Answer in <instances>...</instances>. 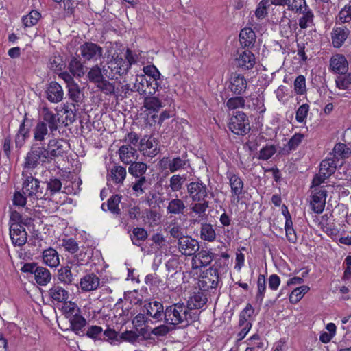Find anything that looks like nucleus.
I'll list each match as a JSON object with an SVG mask.
<instances>
[{
    "label": "nucleus",
    "instance_id": "1",
    "mask_svg": "<svg viewBox=\"0 0 351 351\" xmlns=\"http://www.w3.org/2000/svg\"><path fill=\"white\" fill-rule=\"evenodd\" d=\"M165 319L167 324L177 325L182 324L183 326L189 325L198 318V313L189 309L184 304H175L166 308Z\"/></svg>",
    "mask_w": 351,
    "mask_h": 351
},
{
    "label": "nucleus",
    "instance_id": "2",
    "mask_svg": "<svg viewBox=\"0 0 351 351\" xmlns=\"http://www.w3.org/2000/svg\"><path fill=\"white\" fill-rule=\"evenodd\" d=\"M22 192L30 201L34 202L39 199L46 198L47 193H44L40 188V182L34 178L28 171H23Z\"/></svg>",
    "mask_w": 351,
    "mask_h": 351
},
{
    "label": "nucleus",
    "instance_id": "3",
    "mask_svg": "<svg viewBox=\"0 0 351 351\" xmlns=\"http://www.w3.org/2000/svg\"><path fill=\"white\" fill-rule=\"evenodd\" d=\"M45 163H50L46 148L33 146L25 158L23 171H29Z\"/></svg>",
    "mask_w": 351,
    "mask_h": 351
},
{
    "label": "nucleus",
    "instance_id": "4",
    "mask_svg": "<svg viewBox=\"0 0 351 351\" xmlns=\"http://www.w3.org/2000/svg\"><path fill=\"white\" fill-rule=\"evenodd\" d=\"M162 107L161 101L156 97H147L144 99L141 108V115L145 119L146 123L152 125L156 123L157 113Z\"/></svg>",
    "mask_w": 351,
    "mask_h": 351
},
{
    "label": "nucleus",
    "instance_id": "5",
    "mask_svg": "<svg viewBox=\"0 0 351 351\" xmlns=\"http://www.w3.org/2000/svg\"><path fill=\"white\" fill-rule=\"evenodd\" d=\"M327 191L325 186L311 189L309 204L311 210L317 213H322L325 208Z\"/></svg>",
    "mask_w": 351,
    "mask_h": 351
},
{
    "label": "nucleus",
    "instance_id": "6",
    "mask_svg": "<svg viewBox=\"0 0 351 351\" xmlns=\"http://www.w3.org/2000/svg\"><path fill=\"white\" fill-rule=\"evenodd\" d=\"M228 128L237 135H245L250 130L249 120L243 112H237L229 122Z\"/></svg>",
    "mask_w": 351,
    "mask_h": 351
},
{
    "label": "nucleus",
    "instance_id": "7",
    "mask_svg": "<svg viewBox=\"0 0 351 351\" xmlns=\"http://www.w3.org/2000/svg\"><path fill=\"white\" fill-rule=\"evenodd\" d=\"M235 63L237 66L242 70H250L256 64V58L248 49L240 50L237 51Z\"/></svg>",
    "mask_w": 351,
    "mask_h": 351
},
{
    "label": "nucleus",
    "instance_id": "8",
    "mask_svg": "<svg viewBox=\"0 0 351 351\" xmlns=\"http://www.w3.org/2000/svg\"><path fill=\"white\" fill-rule=\"evenodd\" d=\"M10 236L14 245L22 246L27 241V234L19 222H12L10 227Z\"/></svg>",
    "mask_w": 351,
    "mask_h": 351
},
{
    "label": "nucleus",
    "instance_id": "9",
    "mask_svg": "<svg viewBox=\"0 0 351 351\" xmlns=\"http://www.w3.org/2000/svg\"><path fill=\"white\" fill-rule=\"evenodd\" d=\"M227 177L229 180L231 192L232 202L238 203L240 200L239 195H241L243 189V182L242 179L232 171L228 172Z\"/></svg>",
    "mask_w": 351,
    "mask_h": 351
},
{
    "label": "nucleus",
    "instance_id": "10",
    "mask_svg": "<svg viewBox=\"0 0 351 351\" xmlns=\"http://www.w3.org/2000/svg\"><path fill=\"white\" fill-rule=\"evenodd\" d=\"M108 67L111 70L109 77H114L115 75H121L126 73L129 69V63L126 62L122 57L114 53L112 59L108 62Z\"/></svg>",
    "mask_w": 351,
    "mask_h": 351
},
{
    "label": "nucleus",
    "instance_id": "11",
    "mask_svg": "<svg viewBox=\"0 0 351 351\" xmlns=\"http://www.w3.org/2000/svg\"><path fill=\"white\" fill-rule=\"evenodd\" d=\"M247 82L243 75L234 73L229 79L228 88L234 94L240 95L247 88Z\"/></svg>",
    "mask_w": 351,
    "mask_h": 351
},
{
    "label": "nucleus",
    "instance_id": "12",
    "mask_svg": "<svg viewBox=\"0 0 351 351\" xmlns=\"http://www.w3.org/2000/svg\"><path fill=\"white\" fill-rule=\"evenodd\" d=\"M187 191L193 201H204L208 195L207 188L202 182H191L187 186Z\"/></svg>",
    "mask_w": 351,
    "mask_h": 351
},
{
    "label": "nucleus",
    "instance_id": "13",
    "mask_svg": "<svg viewBox=\"0 0 351 351\" xmlns=\"http://www.w3.org/2000/svg\"><path fill=\"white\" fill-rule=\"evenodd\" d=\"M178 248L182 254L191 256L198 250L199 243L197 240L184 236L178 240Z\"/></svg>",
    "mask_w": 351,
    "mask_h": 351
},
{
    "label": "nucleus",
    "instance_id": "14",
    "mask_svg": "<svg viewBox=\"0 0 351 351\" xmlns=\"http://www.w3.org/2000/svg\"><path fill=\"white\" fill-rule=\"evenodd\" d=\"M81 55L87 60H97L102 56L103 49L96 44L86 43L80 47Z\"/></svg>",
    "mask_w": 351,
    "mask_h": 351
},
{
    "label": "nucleus",
    "instance_id": "15",
    "mask_svg": "<svg viewBox=\"0 0 351 351\" xmlns=\"http://www.w3.org/2000/svg\"><path fill=\"white\" fill-rule=\"evenodd\" d=\"M213 252L202 250L192 258V268L196 269L206 267L213 261Z\"/></svg>",
    "mask_w": 351,
    "mask_h": 351
},
{
    "label": "nucleus",
    "instance_id": "16",
    "mask_svg": "<svg viewBox=\"0 0 351 351\" xmlns=\"http://www.w3.org/2000/svg\"><path fill=\"white\" fill-rule=\"evenodd\" d=\"M330 68L336 73L344 74L348 70V60L343 55H333L330 60Z\"/></svg>",
    "mask_w": 351,
    "mask_h": 351
},
{
    "label": "nucleus",
    "instance_id": "17",
    "mask_svg": "<svg viewBox=\"0 0 351 351\" xmlns=\"http://www.w3.org/2000/svg\"><path fill=\"white\" fill-rule=\"evenodd\" d=\"M66 143L62 140L51 139L49 141L47 148V155L50 162L56 157L62 156L64 153V144Z\"/></svg>",
    "mask_w": 351,
    "mask_h": 351
},
{
    "label": "nucleus",
    "instance_id": "18",
    "mask_svg": "<svg viewBox=\"0 0 351 351\" xmlns=\"http://www.w3.org/2000/svg\"><path fill=\"white\" fill-rule=\"evenodd\" d=\"M64 91L62 86L56 82L49 84L46 90V97L51 103H58L63 99Z\"/></svg>",
    "mask_w": 351,
    "mask_h": 351
},
{
    "label": "nucleus",
    "instance_id": "19",
    "mask_svg": "<svg viewBox=\"0 0 351 351\" xmlns=\"http://www.w3.org/2000/svg\"><path fill=\"white\" fill-rule=\"evenodd\" d=\"M120 160L125 164H129L137 160L138 154L135 147L131 145H123L119 149Z\"/></svg>",
    "mask_w": 351,
    "mask_h": 351
},
{
    "label": "nucleus",
    "instance_id": "20",
    "mask_svg": "<svg viewBox=\"0 0 351 351\" xmlns=\"http://www.w3.org/2000/svg\"><path fill=\"white\" fill-rule=\"evenodd\" d=\"M140 150L144 155L153 157L158 153L157 143L154 138L144 137L141 140Z\"/></svg>",
    "mask_w": 351,
    "mask_h": 351
},
{
    "label": "nucleus",
    "instance_id": "21",
    "mask_svg": "<svg viewBox=\"0 0 351 351\" xmlns=\"http://www.w3.org/2000/svg\"><path fill=\"white\" fill-rule=\"evenodd\" d=\"M100 284V279L93 274H87L81 278L80 286L84 291H91L96 290Z\"/></svg>",
    "mask_w": 351,
    "mask_h": 351
},
{
    "label": "nucleus",
    "instance_id": "22",
    "mask_svg": "<svg viewBox=\"0 0 351 351\" xmlns=\"http://www.w3.org/2000/svg\"><path fill=\"white\" fill-rule=\"evenodd\" d=\"M147 315L152 317L156 322L160 321L164 315L165 311L162 303L153 301L145 305Z\"/></svg>",
    "mask_w": 351,
    "mask_h": 351
},
{
    "label": "nucleus",
    "instance_id": "23",
    "mask_svg": "<svg viewBox=\"0 0 351 351\" xmlns=\"http://www.w3.org/2000/svg\"><path fill=\"white\" fill-rule=\"evenodd\" d=\"M49 295L53 301L64 302L69 298V293L60 285H53L49 290Z\"/></svg>",
    "mask_w": 351,
    "mask_h": 351
},
{
    "label": "nucleus",
    "instance_id": "24",
    "mask_svg": "<svg viewBox=\"0 0 351 351\" xmlns=\"http://www.w3.org/2000/svg\"><path fill=\"white\" fill-rule=\"evenodd\" d=\"M43 263L51 268L56 267L60 264L59 255L56 250L49 247L43 252Z\"/></svg>",
    "mask_w": 351,
    "mask_h": 351
},
{
    "label": "nucleus",
    "instance_id": "25",
    "mask_svg": "<svg viewBox=\"0 0 351 351\" xmlns=\"http://www.w3.org/2000/svg\"><path fill=\"white\" fill-rule=\"evenodd\" d=\"M162 163L165 168L169 169L171 173H173L183 169L186 165V161L180 157L172 159L167 158L162 160Z\"/></svg>",
    "mask_w": 351,
    "mask_h": 351
},
{
    "label": "nucleus",
    "instance_id": "26",
    "mask_svg": "<svg viewBox=\"0 0 351 351\" xmlns=\"http://www.w3.org/2000/svg\"><path fill=\"white\" fill-rule=\"evenodd\" d=\"M206 302L207 298L204 294L202 292H197L190 297L186 306L191 311H192V309H199L204 307Z\"/></svg>",
    "mask_w": 351,
    "mask_h": 351
},
{
    "label": "nucleus",
    "instance_id": "27",
    "mask_svg": "<svg viewBox=\"0 0 351 351\" xmlns=\"http://www.w3.org/2000/svg\"><path fill=\"white\" fill-rule=\"evenodd\" d=\"M42 116L43 122L48 124L49 128L51 132L56 130L57 123L58 121V114H54L47 108H43L42 110Z\"/></svg>",
    "mask_w": 351,
    "mask_h": 351
},
{
    "label": "nucleus",
    "instance_id": "28",
    "mask_svg": "<svg viewBox=\"0 0 351 351\" xmlns=\"http://www.w3.org/2000/svg\"><path fill=\"white\" fill-rule=\"evenodd\" d=\"M69 319L72 330L76 335H80L83 332V328L87 324L86 319L80 313L74 317H70Z\"/></svg>",
    "mask_w": 351,
    "mask_h": 351
},
{
    "label": "nucleus",
    "instance_id": "29",
    "mask_svg": "<svg viewBox=\"0 0 351 351\" xmlns=\"http://www.w3.org/2000/svg\"><path fill=\"white\" fill-rule=\"evenodd\" d=\"M346 29L338 27L333 29L332 32V42L335 47H340L348 37Z\"/></svg>",
    "mask_w": 351,
    "mask_h": 351
},
{
    "label": "nucleus",
    "instance_id": "30",
    "mask_svg": "<svg viewBox=\"0 0 351 351\" xmlns=\"http://www.w3.org/2000/svg\"><path fill=\"white\" fill-rule=\"evenodd\" d=\"M34 276L36 282L41 286L46 285L51 279L50 271L43 267L36 268Z\"/></svg>",
    "mask_w": 351,
    "mask_h": 351
},
{
    "label": "nucleus",
    "instance_id": "31",
    "mask_svg": "<svg viewBox=\"0 0 351 351\" xmlns=\"http://www.w3.org/2000/svg\"><path fill=\"white\" fill-rule=\"evenodd\" d=\"M240 43L244 47L252 45L256 40V36L254 31L250 28L243 29L239 34Z\"/></svg>",
    "mask_w": 351,
    "mask_h": 351
},
{
    "label": "nucleus",
    "instance_id": "32",
    "mask_svg": "<svg viewBox=\"0 0 351 351\" xmlns=\"http://www.w3.org/2000/svg\"><path fill=\"white\" fill-rule=\"evenodd\" d=\"M337 163L334 158H326L320 163L319 171L328 178L335 173Z\"/></svg>",
    "mask_w": 351,
    "mask_h": 351
},
{
    "label": "nucleus",
    "instance_id": "33",
    "mask_svg": "<svg viewBox=\"0 0 351 351\" xmlns=\"http://www.w3.org/2000/svg\"><path fill=\"white\" fill-rule=\"evenodd\" d=\"M147 86L148 78L143 74H137L135 76V81L133 85L134 90L138 92L141 95L145 94Z\"/></svg>",
    "mask_w": 351,
    "mask_h": 351
},
{
    "label": "nucleus",
    "instance_id": "34",
    "mask_svg": "<svg viewBox=\"0 0 351 351\" xmlns=\"http://www.w3.org/2000/svg\"><path fill=\"white\" fill-rule=\"evenodd\" d=\"M286 237L289 242L295 243L297 241V235L293 228V222L289 213L286 214V221L285 224Z\"/></svg>",
    "mask_w": 351,
    "mask_h": 351
},
{
    "label": "nucleus",
    "instance_id": "35",
    "mask_svg": "<svg viewBox=\"0 0 351 351\" xmlns=\"http://www.w3.org/2000/svg\"><path fill=\"white\" fill-rule=\"evenodd\" d=\"M326 329L327 331H322L319 335V340L323 343H329L335 336L337 327L334 323H328Z\"/></svg>",
    "mask_w": 351,
    "mask_h": 351
},
{
    "label": "nucleus",
    "instance_id": "36",
    "mask_svg": "<svg viewBox=\"0 0 351 351\" xmlns=\"http://www.w3.org/2000/svg\"><path fill=\"white\" fill-rule=\"evenodd\" d=\"M62 311L68 319L80 313V309L77 305L75 302L67 300L63 302Z\"/></svg>",
    "mask_w": 351,
    "mask_h": 351
},
{
    "label": "nucleus",
    "instance_id": "37",
    "mask_svg": "<svg viewBox=\"0 0 351 351\" xmlns=\"http://www.w3.org/2000/svg\"><path fill=\"white\" fill-rule=\"evenodd\" d=\"M126 169L121 166H114L110 173L111 180L117 183L120 184L123 182L126 176Z\"/></svg>",
    "mask_w": 351,
    "mask_h": 351
},
{
    "label": "nucleus",
    "instance_id": "38",
    "mask_svg": "<svg viewBox=\"0 0 351 351\" xmlns=\"http://www.w3.org/2000/svg\"><path fill=\"white\" fill-rule=\"evenodd\" d=\"M76 275L73 274L69 267H63L58 270V279L66 285H71Z\"/></svg>",
    "mask_w": 351,
    "mask_h": 351
},
{
    "label": "nucleus",
    "instance_id": "39",
    "mask_svg": "<svg viewBox=\"0 0 351 351\" xmlns=\"http://www.w3.org/2000/svg\"><path fill=\"white\" fill-rule=\"evenodd\" d=\"M185 208L183 201L176 198L169 202L167 210L169 213L179 215L183 213Z\"/></svg>",
    "mask_w": 351,
    "mask_h": 351
},
{
    "label": "nucleus",
    "instance_id": "40",
    "mask_svg": "<svg viewBox=\"0 0 351 351\" xmlns=\"http://www.w3.org/2000/svg\"><path fill=\"white\" fill-rule=\"evenodd\" d=\"M310 290L307 285H302L292 291L289 296V300L292 304L298 303L304 295Z\"/></svg>",
    "mask_w": 351,
    "mask_h": 351
},
{
    "label": "nucleus",
    "instance_id": "41",
    "mask_svg": "<svg viewBox=\"0 0 351 351\" xmlns=\"http://www.w3.org/2000/svg\"><path fill=\"white\" fill-rule=\"evenodd\" d=\"M332 151L334 157L337 159L348 158L351 154L350 149L341 143L336 144Z\"/></svg>",
    "mask_w": 351,
    "mask_h": 351
},
{
    "label": "nucleus",
    "instance_id": "42",
    "mask_svg": "<svg viewBox=\"0 0 351 351\" xmlns=\"http://www.w3.org/2000/svg\"><path fill=\"white\" fill-rule=\"evenodd\" d=\"M302 16L299 19V25L302 29H306L313 25L314 15L311 10H304Z\"/></svg>",
    "mask_w": 351,
    "mask_h": 351
},
{
    "label": "nucleus",
    "instance_id": "43",
    "mask_svg": "<svg viewBox=\"0 0 351 351\" xmlns=\"http://www.w3.org/2000/svg\"><path fill=\"white\" fill-rule=\"evenodd\" d=\"M40 16L41 15L38 11L32 10L27 15L22 18L23 24L25 27H32L38 23Z\"/></svg>",
    "mask_w": 351,
    "mask_h": 351
},
{
    "label": "nucleus",
    "instance_id": "44",
    "mask_svg": "<svg viewBox=\"0 0 351 351\" xmlns=\"http://www.w3.org/2000/svg\"><path fill=\"white\" fill-rule=\"evenodd\" d=\"M146 170L147 165L140 162H132L128 168L129 173L136 178L143 177Z\"/></svg>",
    "mask_w": 351,
    "mask_h": 351
},
{
    "label": "nucleus",
    "instance_id": "45",
    "mask_svg": "<svg viewBox=\"0 0 351 351\" xmlns=\"http://www.w3.org/2000/svg\"><path fill=\"white\" fill-rule=\"evenodd\" d=\"M287 5L289 10L296 13H302L308 8L306 0H289Z\"/></svg>",
    "mask_w": 351,
    "mask_h": 351
},
{
    "label": "nucleus",
    "instance_id": "46",
    "mask_svg": "<svg viewBox=\"0 0 351 351\" xmlns=\"http://www.w3.org/2000/svg\"><path fill=\"white\" fill-rule=\"evenodd\" d=\"M70 72L75 76L81 77L85 73L84 67L77 58H73L69 65Z\"/></svg>",
    "mask_w": 351,
    "mask_h": 351
},
{
    "label": "nucleus",
    "instance_id": "47",
    "mask_svg": "<svg viewBox=\"0 0 351 351\" xmlns=\"http://www.w3.org/2000/svg\"><path fill=\"white\" fill-rule=\"evenodd\" d=\"M201 238L208 241H213L216 237V233L212 225L203 224L201 228Z\"/></svg>",
    "mask_w": 351,
    "mask_h": 351
},
{
    "label": "nucleus",
    "instance_id": "48",
    "mask_svg": "<svg viewBox=\"0 0 351 351\" xmlns=\"http://www.w3.org/2000/svg\"><path fill=\"white\" fill-rule=\"evenodd\" d=\"M149 323L153 324V322L142 313L136 315L132 320L134 327L140 331L143 330L144 326H148Z\"/></svg>",
    "mask_w": 351,
    "mask_h": 351
},
{
    "label": "nucleus",
    "instance_id": "49",
    "mask_svg": "<svg viewBox=\"0 0 351 351\" xmlns=\"http://www.w3.org/2000/svg\"><path fill=\"white\" fill-rule=\"evenodd\" d=\"M48 132L46 123L43 121H40L37 123L34 133V137L36 141H42L44 140L45 136L47 135Z\"/></svg>",
    "mask_w": 351,
    "mask_h": 351
},
{
    "label": "nucleus",
    "instance_id": "50",
    "mask_svg": "<svg viewBox=\"0 0 351 351\" xmlns=\"http://www.w3.org/2000/svg\"><path fill=\"white\" fill-rule=\"evenodd\" d=\"M28 130L25 128L24 122L22 123L16 136L15 143L16 147H21L23 145L26 138L28 137Z\"/></svg>",
    "mask_w": 351,
    "mask_h": 351
},
{
    "label": "nucleus",
    "instance_id": "51",
    "mask_svg": "<svg viewBox=\"0 0 351 351\" xmlns=\"http://www.w3.org/2000/svg\"><path fill=\"white\" fill-rule=\"evenodd\" d=\"M245 101L242 97H234L230 98L226 102V106L230 110L242 108L245 106Z\"/></svg>",
    "mask_w": 351,
    "mask_h": 351
},
{
    "label": "nucleus",
    "instance_id": "52",
    "mask_svg": "<svg viewBox=\"0 0 351 351\" xmlns=\"http://www.w3.org/2000/svg\"><path fill=\"white\" fill-rule=\"evenodd\" d=\"M147 232L141 228H136L133 230L132 241L136 245H140L141 241L145 240L147 237Z\"/></svg>",
    "mask_w": 351,
    "mask_h": 351
},
{
    "label": "nucleus",
    "instance_id": "53",
    "mask_svg": "<svg viewBox=\"0 0 351 351\" xmlns=\"http://www.w3.org/2000/svg\"><path fill=\"white\" fill-rule=\"evenodd\" d=\"M60 241V245L69 252L74 254L78 250V245L73 239L64 238Z\"/></svg>",
    "mask_w": 351,
    "mask_h": 351
},
{
    "label": "nucleus",
    "instance_id": "54",
    "mask_svg": "<svg viewBox=\"0 0 351 351\" xmlns=\"http://www.w3.org/2000/svg\"><path fill=\"white\" fill-rule=\"evenodd\" d=\"M269 0H261L257 5L255 15L258 19H263L267 14V9L270 6Z\"/></svg>",
    "mask_w": 351,
    "mask_h": 351
},
{
    "label": "nucleus",
    "instance_id": "55",
    "mask_svg": "<svg viewBox=\"0 0 351 351\" xmlns=\"http://www.w3.org/2000/svg\"><path fill=\"white\" fill-rule=\"evenodd\" d=\"M88 77L90 82L97 85L104 79L101 69L98 66H93L88 73Z\"/></svg>",
    "mask_w": 351,
    "mask_h": 351
},
{
    "label": "nucleus",
    "instance_id": "56",
    "mask_svg": "<svg viewBox=\"0 0 351 351\" xmlns=\"http://www.w3.org/2000/svg\"><path fill=\"white\" fill-rule=\"evenodd\" d=\"M144 74L148 80H160L161 75L157 68L154 65H147L143 67Z\"/></svg>",
    "mask_w": 351,
    "mask_h": 351
},
{
    "label": "nucleus",
    "instance_id": "57",
    "mask_svg": "<svg viewBox=\"0 0 351 351\" xmlns=\"http://www.w3.org/2000/svg\"><path fill=\"white\" fill-rule=\"evenodd\" d=\"M294 90L298 95L306 93V80L303 75L298 76L294 81Z\"/></svg>",
    "mask_w": 351,
    "mask_h": 351
},
{
    "label": "nucleus",
    "instance_id": "58",
    "mask_svg": "<svg viewBox=\"0 0 351 351\" xmlns=\"http://www.w3.org/2000/svg\"><path fill=\"white\" fill-rule=\"evenodd\" d=\"M257 295L256 298L261 302L263 300L264 298V295L266 290V282L264 275H259L257 280Z\"/></svg>",
    "mask_w": 351,
    "mask_h": 351
},
{
    "label": "nucleus",
    "instance_id": "59",
    "mask_svg": "<svg viewBox=\"0 0 351 351\" xmlns=\"http://www.w3.org/2000/svg\"><path fill=\"white\" fill-rule=\"evenodd\" d=\"M338 20L342 23H348L351 21V4L345 5L339 12Z\"/></svg>",
    "mask_w": 351,
    "mask_h": 351
},
{
    "label": "nucleus",
    "instance_id": "60",
    "mask_svg": "<svg viewBox=\"0 0 351 351\" xmlns=\"http://www.w3.org/2000/svg\"><path fill=\"white\" fill-rule=\"evenodd\" d=\"M276 152L274 145H266L260 150L259 158L262 160H267L270 158Z\"/></svg>",
    "mask_w": 351,
    "mask_h": 351
},
{
    "label": "nucleus",
    "instance_id": "61",
    "mask_svg": "<svg viewBox=\"0 0 351 351\" xmlns=\"http://www.w3.org/2000/svg\"><path fill=\"white\" fill-rule=\"evenodd\" d=\"M309 111V106L306 104L300 106L296 111L295 119L298 123H304Z\"/></svg>",
    "mask_w": 351,
    "mask_h": 351
},
{
    "label": "nucleus",
    "instance_id": "62",
    "mask_svg": "<svg viewBox=\"0 0 351 351\" xmlns=\"http://www.w3.org/2000/svg\"><path fill=\"white\" fill-rule=\"evenodd\" d=\"M121 201V197L114 195L110 197L107 202L106 206L109 210L113 213H118L119 212V204Z\"/></svg>",
    "mask_w": 351,
    "mask_h": 351
},
{
    "label": "nucleus",
    "instance_id": "63",
    "mask_svg": "<svg viewBox=\"0 0 351 351\" xmlns=\"http://www.w3.org/2000/svg\"><path fill=\"white\" fill-rule=\"evenodd\" d=\"M97 86L106 94H112L116 93L114 85L106 80L103 79Z\"/></svg>",
    "mask_w": 351,
    "mask_h": 351
},
{
    "label": "nucleus",
    "instance_id": "64",
    "mask_svg": "<svg viewBox=\"0 0 351 351\" xmlns=\"http://www.w3.org/2000/svg\"><path fill=\"white\" fill-rule=\"evenodd\" d=\"M183 178L179 175H174L170 178V187L173 191H178L182 186Z\"/></svg>",
    "mask_w": 351,
    "mask_h": 351
}]
</instances>
